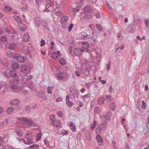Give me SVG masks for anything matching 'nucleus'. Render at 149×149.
Instances as JSON below:
<instances>
[{
	"mask_svg": "<svg viewBox=\"0 0 149 149\" xmlns=\"http://www.w3.org/2000/svg\"><path fill=\"white\" fill-rule=\"evenodd\" d=\"M96 27L97 28V29L100 31V30H102V26L100 24H96Z\"/></svg>",
	"mask_w": 149,
	"mask_h": 149,
	"instance_id": "obj_42",
	"label": "nucleus"
},
{
	"mask_svg": "<svg viewBox=\"0 0 149 149\" xmlns=\"http://www.w3.org/2000/svg\"><path fill=\"white\" fill-rule=\"evenodd\" d=\"M112 112L110 111H108L104 116V118L106 120H109L111 119Z\"/></svg>",
	"mask_w": 149,
	"mask_h": 149,
	"instance_id": "obj_3",
	"label": "nucleus"
},
{
	"mask_svg": "<svg viewBox=\"0 0 149 149\" xmlns=\"http://www.w3.org/2000/svg\"><path fill=\"white\" fill-rule=\"evenodd\" d=\"M24 40L26 42L29 41L30 39L29 34L27 32H26L23 36Z\"/></svg>",
	"mask_w": 149,
	"mask_h": 149,
	"instance_id": "obj_6",
	"label": "nucleus"
},
{
	"mask_svg": "<svg viewBox=\"0 0 149 149\" xmlns=\"http://www.w3.org/2000/svg\"><path fill=\"white\" fill-rule=\"evenodd\" d=\"M111 65V63L110 62H109V63H108L107 67V70H109L110 68V66Z\"/></svg>",
	"mask_w": 149,
	"mask_h": 149,
	"instance_id": "obj_59",
	"label": "nucleus"
},
{
	"mask_svg": "<svg viewBox=\"0 0 149 149\" xmlns=\"http://www.w3.org/2000/svg\"><path fill=\"white\" fill-rule=\"evenodd\" d=\"M73 52L75 55L79 56L81 54L82 51L78 48H75L73 49Z\"/></svg>",
	"mask_w": 149,
	"mask_h": 149,
	"instance_id": "obj_4",
	"label": "nucleus"
},
{
	"mask_svg": "<svg viewBox=\"0 0 149 149\" xmlns=\"http://www.w3.org/2000/svg\"><path fill=\"white\" fill-rule=\"evenodd\" d=\"M91 133L88 132H86L85 133V137L88 140L90 141L91 140Z\"/></svg>",
	"mask_w": 149,
	"mask_h": 149,
	"instance_id": "obj_21",
	"label": "nucleus"
},
{
	"mask_svg": "<svg viewBox=\"0 0 149 149\" xmlns=\"http://www.w3.org/2000/svg\"><path fill=\"white\" fill-rule=\"evenodd\" d=\"M44 143L45 145L47 146H49V141L47 140V139H45L44 141Z\"/></svg>",
	"mask_w": 149,
	"mask_h": 149,
	"instance_id": "obj_56",
	"label": "nucleus"
},
{
	"mask_svg": "<svg viewBox=\"0 0 149 149\" xmlns=\"http://www.w3.org/2000/svg\"><path fill=\"white\" fill-rule=\"evenodd\" d=\"M27 120L28 119L25 118H22L21 120V122L23 124L26 123V122L27 121Z\"/></svg>",
	"mask_w": 149,
	"mask_h": 149,
	"instance_id": "obj_38",
	"label": "nucleus"
},
{
	"mask_svg": "<svg viewBox=\"0 0 149 149\" xmlns=\"http://www.w3.org/2000/svg\"><path fill=\"white\" fill-rule=\"evenodd\" d=\"M8 123V121L6 120H5L4 121L0 122V128L3 127L4 126L5 123L7 124Z\"/></svg>",
	"mask_w": 149,
	"mask_h": 149,
	"instance_id": "obj_25",
	"label": "nucleus"
},
{
	"mask_svg": "<svg viewBox=\"0 0 149 149\" xmlns=\"http://www.w3.org/2000/svg\"><path fill=\"white\" fill-rule=\"evenodd\" d=\"M26 111L29 112L30 110V108L29 106H27L25 109Z\"/></svg>",
	"mask_w": 149,
	"mask_h": 149,
	"instance_id": "obj_64",
	"label": "nucleus"
},
{
	"mask_svg": "<svg viewBox=\"0 0 149 149\" xmlns=\"http://www.w3.org/2000/svg\"><path fill=\"white\" fill-rule=\"evenodd\" d=\"M85 85L86 86V88L88 89L91 86V82H87Z\"/></svg>",
	"mask_w": 149,
	"mask_h": 149,
	"instance_id": "obj_43",
	"label": "nucleus"
},
{
	"mask_svg": "<svg viewBox=\"0 0 149 149\" xmlns=\"http://www.w3.org/2000/svg\"><path fill=\"white\" fill-rule=\"evenodd\" d=\"M20 30L22 31H24L26 29V26L25 25L21 24L20 25Z\"/></svg>",
	"mask_w": 149,
	"mask_h": 149,
	"instance_id": "obj_27",
	"label": "nucleus"
},
{
	"mask_svg": "<svg viewBox=\"0 0 149 149\" xmlns=\"http://www.w3.org/2000/svg\"><path fill=\"white\" fill-rule=\"evenodd\" d=\"M104 101V98L103 97H99L98 99L97 102L98 104H102Z\"/></svg>",
	"mask_w": 149,
	"mask_h": 149,
	"instance_id": "obj_19",
	"label": "nucleus"
},
{
	"mask_svg": "<svg viewBox=\"0 0 149 149\" xmlns=\"http://www.w3.org/2000/svg\"><path fill=\"white\" fill-rule=\"evenodd\" d=\"M52 58L54 59H57L58 58V56L57 55V54L56 52H54L52 53Z\"/></svg>",
	"mask_w": 149,
	"mask_h": 149,
	"instance_id": "obj_29",
	"label": "nucleus"
},
{
	"mask_svg": "<svg viewBox=\"0 0 149 149\" xmlns=\"http://www.w3.org/2000/svg\"><path fill=\"white\" fill-rule=\"evenodd\" d=\"M90 94L88 93L85 95L82 96V98L83 99H86L87 98L89 97H90Z\"/></svg>",
	"mask_w": 149,
	"mask_h": 149,
	"instance_id": "obj_45",
	"label": "nucleus"
},
{
	"mask_svg": "<svg viewBox=\"0 0 149 149\" xmlns=\"http://www.w3.org/2000/svg\"><path fill=\"white\" fill-rule=\"evenodd\" d=\"M70 95L71 96V99L74 98V93H70Z\"/></svg>",
	"mask_w": 149,
	"mask_h": 149,
	"instance_id": "obj_63",
	"label": "nucleus"
},
{
	"mask_svg": "<svg viewBox=\"0 0 149 149\" xmlns=\"http://www.w3.org/2000/svg\"><path fill=\"white\" fill-rule=\"evenodd\" d=\"M70 127L72 131H75L76 130V127H75L74 125L72 123H70Z\"/></svg>",
	"mask_w": 149,
	"mask_h": 149,
	"instance_id": "obj_32",
	"label": "nucleus"
},
{
	"mask_svg": "<svg viewBox=\"0 0 149 149\" xmlns=\"http://www.w3.org/2000/svg\"><path fill=\"white\" fill-rule=\"evenodd\" d=\"M124 46L123 45H122L120 47H118L116 48V51H117L119 49L120 50L124 48Z\"/></svg>",
	"mask_w": 149,
	"mask_h": 149,
	"instance_id": "obj_60",
	"label": "nucleus"
},
{
	"mask_svg": "<svg viewBox=\"0 0 149 149\" xmlns=\"http://www.w3.org/2000/svg\"><path fill=\"white\" fill-rule=\"evenodd\" d=\"M10 78L12 77L13 78H15V79L17 77V75L15 73V71L14 70H10Z\"/></svg>",
	"mask_w": 149,
	"mask_h": 149,
	"instance_id": "obj_12",
	"label": "nucleus"
},
{
	"mask_svg": "<svg viewBox=\"0 0 149 149\" xmlns=\"http://www.w3.org/2000/svg\"><path fill=\"white\" fill-rule=\"evenodd\" d=\"M145 23L146 27L149 29V19H146L145 20Z\"/></svg>",
	"mask_w": 149,
	"mask_h": 149,
	"instance_id": "obj_40",
	"label": "nucleus"
},
{
	"mask_svg": "<svg viewBox=\"0 0 149 149\" xmlns=\"http://www.w3.org/2000/svg\"><path fill=\"white\" fill-rule=\"evenodd\" d=\"M106 4L108 9H109L110 10H111L112 9V8H111V6L109 4V3L108 2L106 1Z\"/></svg>",
	"mask_w": 149,
	"mask_h": 149,
	"instance_id": "obj_51",
	"label": "nucleus"
},
{
	"mask_svg": "<svg viewBox=\"0 0 149 149\" xmlns=\"http://www.w3.org/2000/svg\"><path fill=\"white\" fill-rule=\"evenodd\" d=\"M10 88L13 90L16 89L18 87L15 85H11L10 86Z\"/></svg>",
	"mask_w": 149,
	"mask_h": 149,
	"instance_id": "obj_46",
	"label": "nucleus"
},
{
	"mask_svg": "<svg viewBox=\"0 0 149 149\" xmlns=\"http://www.w3.org/2000/svg\"><path fill=\"white\" fill-rule=\"evenodd\" d=\"M68 50L69 51V52L70 56H72L73 55V54L72 52V48L69 47L68 48Z\"/></svg>",
	"mask_w": 149,
	"mask_h": 149,
	"instance_id": "obj_61",
	"label": "nucleus"
},
{
	"mask_svg": "<svg viewBox=\"0 0 149 149\" xmlns=\"http://www.w3.org/2000/svg\"><path fill=\"white\" fill-rule=\"evenodd\" d=\"M0 40L1 41L6 42L7 40V37L6 36H2L1 37Z\"/></svg>",
	"mask_w": 149,
	"mask_h": 149,
	"instance_id": "obj_35",
	"label": "nucleus"
},
{
	"mask_svg": "<svg viewBox=\"0 0 149 149\" xmlns=\"http://www.w3.org/2000/svg\"><path fill=\"white\" fill-rule=\"evenodd\" d=\"M142 105L141 106L143 109H146V104L144 101L143 100L142 102Z\"/></svg>",
	"mask_w": 149,
	"mask_h": 149,
	"instance_id": "obj_48",
	"label": "nucleus"
},
{
	"mask_svg": "<svg viewBox=\"0 0 149 149\" xmlns=\"http://www.w3.org/2000/svg\"><path fill=\"white\" fill-rule=\"evenodd\" d=\"M62 100L63 98L62 97H59L56 99V101L57 102H58L62 101Z\"/></svg>",
	"mask_w": 149,
	"mask_h": 149,
	"instance_id": "obj_58",
	"label": "nucleus"
},
{
	"mask_svg": "<svg viewBox=\"0 0 149 149\" xmlns=\"http://www.w3.org/2000/svg\"><path fill=\"white\" fill-rule=\"evenodd\" d=\"M6 54L7 56L9 57H11L13 55V53L10 50L8 51Z\"/></svg>",
	"mask_w": 149,
	"mask_h": 149,
	"instance_id": "obj_36",
	"label": "nucleus"
},
{
	"mask_svg": "<svg viewBox=\"0 0 149 149\" xmlns=\"http://www.w3.org/2000/svg\"><path fill=\"white\" fill-rule=\"evenodd\" d=\"M66 103L67 105L69 107H71L73 105V102L70 101L69 100L66 101Z\"/></svg>",
	"mask_w": 149,
	"mask_h": 149,
	"instance_id": "obj_37",
	"label": "nucleus"
},
{
	"mask_svg": "<svg viewBox=\"0 0 149 149\" xmlns=\"http://www.w3.org/2000/svg\"><path fill=\"white\" fill-rule=\"evenodd\" d=\"M61 133L63 134L64 135H68V132L67 130H62L61 132Z\"/></svg>",
	"mask_w": 149,
	"mask_h": 149,
	"instance_id": "obj_53",
	"label": "nucleus"
},
{
	"mask_svg": "<svg viewBox=\"0 0 149 149\" xmlns=\"http://www.w3.org/2000/svg\"><path fill=\"white\" fill-rule=\"evenodd\" d=\"M40 43L41 44L40 45L41 47L44 46L45 45V40L42 39L41 40Z\"/></svg>",
	"mask_w": 149,
	"mask_h": 149,
	"instance_id": "obj_44",
	"label": "nucleus"
},
{
	"mask_svg": "<svg viewBox=\"0 0 149 149\" xmlns=\"http://www.w3.org/2000/svg\"><path fill=\"white\" fill-rule=\"evenodd\" d=\"M26 124L28 125L33 127H36L38 126L37 124L35 123L32 119H28L27 121L26 122Z\"/></svg>",
	"mask_w": 149,
	"mask_h": 149,
	"instance_id": "obj_2",
	"label": "nucleus"
},
{
	"mask_svg": "<svg viewBox=\"0 0 149 149\" xmlns=\"http://www.w3.org/2000/svg\"><path fill=\"white\" fill-rule=\"evenodd\" d=\"M18 139L19 141L20 140H22L25 144H30L32 143V142L31 141L32 140L31 139H29L28 138H27V140H28V142L26 143L25 141H24V140L23 139H19L18 138Z\"/></svg>",
	"mask_w": 149,
	"mask_h": 149,
	"instance_id": "obj_14",
	"label": "nucleus"
},
{
	"mask_svg": "<svg viewBox=\"0 0 149 149\" xmlns=\"http://www.w3.org/2000/svg\"><path fill=\"white\" fill-rule=\"evenodd\" d=\"M89 6L87 5L84 8V12L86 13H89L91 12V9L89 8Z\"/></svg>",
	"mask_w": 149,
	"mask_h": 149,
	"instance_id": "obj_13",
	"label": "nucleus"
},
{
	"mask_svg": "<svg viewBox=\"0 0 149 149\" xmlns=\"http://www.w3.org/2000/svg\"><path fill=\"white\" fill-rule=\"evenodd\" d=\"M28 87L30 89H33V85L31 83L28 85Z\"/></svg>",
	"mask_w": 149,
	"mask_h": 149,
	"instance_id": "obj_57",
	"label": "nucleus"
},
{
	"mask_svg": "<svg viewBox=\"0 0 149 149\" xmlns=\"http://www.w3.org/2000/svg\"><path fill=\"white\" fill-rule=\"evenodd\" d=\"M75 74L77 77H79L80 75V73L79 71H76L75 72Z\"/></svg>",
	"mask_w": 149,
	"mask_h": 149,
	"instance_id": "obj_62",
	"label": "nucleus"
},
{
	"mask_svg": "<svg viewBox=\"0 0 149 149\" xmlns=\"http://www.w3.org/2000/svg\"><path fill=\"white\" fill-rule=\"evenodd\" d=\"M107 122L106 121H104L102 122L99 125L100 127L102 130H104L107 126Z\"/></svg>",
	"mask_w": 149,
	"mask_h": 149,
	"instance_id": "obj_7",
	"label": "nucleus"
},
{
	"mask_svg": "<svg viewBox=\"0 0 149 149\" xmlns=\"http://www.w3.org/2000/svg\"><path fill=\"white\" fill-rule=\"evenodd\" d=\"M131 29L130 30L131 32H133L135 29V25L134 24H132L131 26Z\"/></svg>",
	"mask_w": 149,
	"mask_h": 149,
	"instance_id": "obj_41",
	"label": "nucleus"
},
{
	"mask_svg": "<svg viewBox=\"0 0 149 149\" xmlns=\"http://www.w3.org/2000/svg\"><path fill=\"white\" fill-rule=\"evenodd\" d=\"M79 9L78 7H77L75 8H73L72 10L74 12H77L79 11Z\"/></svg>",
	"mask_w": 149,
	"mask_h": 149,
	"instance_id": "obj_55",
	"label": "nucleus"
},
{
	"mask_svg": "<svg viewBox=\"0 0 149 149\" xmlns=\"http://www.w3.org/2000/svg\"><path fill=\"white\" fill-rule=\"evenodd\" d=\"M14 108L12 107H10L8 108L6 110V112L8 114H10L12 113V112L14 111Z\"/></svg>",
	"mask_w": 149,
	"mask_h": 149,
	"instance_id": "obj_20",
	"label": "nucleus"
},
{
	"mask_svg": "<svg viewBox=\"0 0 149 149\" xmlns=\"http://www.w3.org/2000/svg\"><path fill=\"white\" fill-rule=\"evenodd\" d=\"M39 147V146L37 144H33L32 145H31L29 146V148L30 149L32 148H38Z\"/></svg>",
	"mask_w": 149,
	"mask_h": 149,
	"instance_id": "obj_31",
	"label": "nucleus"
},
{
	"mask_svg": "<svg viewBox=\"0 0 149 149\" xmlns=\"http://www.w3.org/2000/svg\"><path fill=\"white\" fill-rule=\"evenodd\" d=\"M82 46L84 48H88V43L87 42H84L82 43Z\"/></svg>",
	"mask_w": 149,
	"mask_h": 149,
	"instance_id": "obj_26",
	"label": "nucleus"
},
{
	"mask_svg": "<svg viewBox=\"0 0 149 149\" xmlns=\"http://www.w3.org/2000/svg\"><path fill=\"white\" fill-rule=\"evenodd\" d=\"M102 131H103L99 126V128L96 129V132L97 134H99L101 133Z\"/></svg>",
	"mask_w": 149,
	"mask_h": 149,
	"instance_id": "obj_39",
	"label": "nucleus"
},
{
	"mask_svg": "<svg viewBox=\"0 0 149 149\" xmlns=\"http://www.w3.org/2000/svg\"><path fill=\"white\" fill-rule=\"evenodd\" d=\"M73 26V24L72 23L70 24V25L69 26L68 28V30L70 32L71 31Z\"/></svg>",
	"mask_w": 149,
	"mask_h": 149,
	"instance_id": "obj_54",
	"label": "nucleus"
},
{
	"mask_svg": "<svg viewBox=\"0 0 149 149\" xmlns=\"http://www.w3.org/2000/svg\"><path fill=\"white\" fill-rule=\"evenodd\" d=\"M53 88V87L52 86L48 87L47 88V93L49 94H51L52 93V90Z\"/></svg>",
	"mask_w": 149,
	"mask_h": 149,
	"instance_id": "obj_34",
	"label": "nucleus"
},
{
	"mask_svg": "<svg viewBox=\"0 0 149 149\" xmlns=\"http://www.w3.org/2000/svg\"><path fill=\"white\" fill-rule=\"evenodd\" d=\"M99 81L102 82L103 84H105L106 83V81L105 80H102V77H99Z\"/></svg>",
	"mask_w": 149,
	"mask_h": 149,
	"instance_id": "obj_47",
	"label": "nucleus"
},
{
	"mask_svg": "<svg viewBox=\"0 0 149 149\" xmlns=\"http://www.w3.org/2000/svg\"><path fill=\"white\" fill-rule=\"evenodd\" d=\"M10 70L9 69H7L3 73L4 76L8 79L10 78Z\"/></svg>",
	"mask_w": 149,
	"mask_h": 149,
	"instance_id": "obj_8",
	"label": "nucleus"
},
{
	"mask_svg": "<svg viewBox=\"0 0 149 149\" xmlns=\"http://www.w3.org/2000/svg\"><path fill=\"white\" fill-rule=\"evenodd\" d=\"M41 22L42 23L41 24L46 29L48 27V24L46 21L42 20Z\"/></svg>",
	"mask_w": 149,
	"mask_h": 149,
	"instance_id": "obj_30",
	"label": "nucleus"
},
{
	"mask_svg": "<svg viewBox=\"0 0 149 149\" xmlns=\"http://www.w3.org/2000/svg\"><path fill=\"white\" fill-rule=\"evenodd\" d=\"M57 76L58 78L60 79H63L64 76V74L63 72H59Z\"/></svg>",
	"mask_w": 149,
	"mask_h": 149,
	"instance_id": "obj_23",
	"label": "nucleus"
},
{
	"mask_svg": "<svg viewBox=\"0 0 149 149\" xmlns=\"http://www.w3.org/2000/svg\"><path fill=\"white\" fill-rule=\"evenodd\" d=\"M28 69L27 66L25 65H23L20 68L21 71L24 73H25Z\"/></svg>",
	"mask_w": 149,
	"mask_h": 149,
	"instance_id": "obj_15",
	"label": "nucleus"
},
{
	"mask_svg": "<svg viewBox=\"0 0 149 149\" xmlns=\"http://www.w3.org/2000/svg\"><path fill=\"white\" fill-rule=\"evenodd\" d=\"M27 6L26 5L24 6L21 8V10L22 11H25L27 9Z\"/></svg>",
	"mask_w": 149,
	"mask_h": 149,
	"instance_id": "obj_50",
	"label": "nucleus"
},
{
	"mask_svg": "<svg viewBox=\"0 0 149 149\" xmlns=\"http://www.w3.org/2000/svg\"><path fill=\"white\" fill-rule=\"evenodd\" d=\"M8 48L9 49L14 50L15 48L16 44L15 43H13V44H8Z\"/></svg>",
	"mask_w": 149,
	"mask_h": 149,
	"instance_id": "obj_18",
	"label": "nucleus"
},
{
	"mask_svg": "<svg viewBox=\"0 0 149 149\" xmlns=\"http://www.w3.org/2000/svg\"><path fill=\"white\" fill-rule=\"evenodd\" d=\"M96 139L97 142L100 144H102L103 142L102 138L100 135H97L96 136Z\"/></svg>",
	"mask_w": 149,
	"mask_h": 149,
	"instance_id": "obj_11",
	"label": "nucleus"
},
{
	"mask_svg": "<svg viewBox=\"0 0 149 149\" xmlns=\"http://www.w3.org/2000/svg\"><path fill=\"white\" fill-rule=\"evenodd\" d=\"M14 18L16 20L18 23L22 24V21L20 17L16 15L14 17Z\"/></svg>",
	"mask_w": 149,
	"mask_h": 149,
	"instance_id": "obj_17",
	"label": "nucleus"
},
{
	"mask_svg": "<svg viewBox=\"0 0 149 149\" xmlns=\"http://www.w3.org/2000/svg\"><path fill=\"white\" fill-rule=\"evenodd\" d=\"M19 101L18 99H15L11 100L10 102V104L13 106H16L19 104Z\"/></svg>",
	"mask_w": 149,
	"mask_h": 149,
	"instance_id": "obj_5",
	"label": "nucleus"
},
{
	"mask_svg": "<svg viewBox=\"0 0 149 149\" xmlns=\"http://www.w3.org/2000/svg\"><path fill=\"white\" fill-rule=\"evenodd\" d=\"M68 16L65 15L63 16L61 19V23L62 24L64 23L68 20Z\"/></svg>",
	"mask_w": 149,
	"mask_h": 149,
	"instance_id": "obj_16",
	"label": "nucleus"
},
{
	"mask_svg": "<svg viewBox=\"0 0 149 149\" xmlns=\"http://www.w3.org/2000/svg\"><path fill=\"white\" fill-rule=\"evenodd\" d=\"M4 10L6 12H9L12 10V8L7 5L4 7Z\"/></svg>",
	"mask_w": 149,
	"mask_h": 149,
	"instance_id": "obj_33",
	"label": "nucleus"
},
{
	"mask_svg": "<svg viewBox=\"0 0 149 149\" xmlns=\"http://www.w3.org/2000/svg\"><path fill=\"white\" fill-rule=\"evenodd\" d=\"M19 132H18L17 134L20 137H22L23 136V133L21 130L19 131Z\"/></svg>",
	"mask_w": 149,
	"mask_h": 149,
	"instance_id": "obj_52",
	"label": "nucleus"
},
{
	"mask_svg": "<svg viewBox=\"0 0 149 149\" xmlns=\"http://www.w3.org/2000/svg\"><path fill=\"white\" fill-rule=\"evenodd\" d=\"M59 62L61 65H65L66 63V61L64 58H62L59 60Z\"/></svg>",
	"mask_w": 149,
	"mask_h": 149,
	"instance_id": "obj_22",
	"label": "nucleus"
},
{
	"mask_svg": "<svg viewBox=\"0 0 149 149\" xmlns=\"http://www.w3.org/2000/svg\"><path fill=\"white\" fill-rule=\"evenodd\" d=\"M61 124V121L59 120H57L56 121L55 120L54 122L52 123L51 124L54 126L56 127H58L60 126Z\"/></svg>",
	"mask_w": 149,
	"mask_h": 149,
	"instance_id": "obj_10",
	"label": "nucleus"
},
{
	"mask_svg": "<svg viewBox=\"0 0 149 149\" xmlns=\"http://www.w3.org/2000/svg\"><path fill=\"white\" fill-rule=\"evenodd\" d=\"M50 120L53 122H54L55 120V116L53 115H51L50 116Z\"/></svg>",
	"mask_w": 149,
	"mask_h": 149,
	"instance_id": "obj_49",
	"label": "nucleus"
},
{
	"mask_svg": "<svg viewBox=\"0 0 149 149\" xmlns=\"http://www.w3.org/2000/svg\"><path fill=\"white\" fill-rule=\"evenodd\" d=\"M110 109L111 110L113 111L115 109V106L114 102H112L109 104Z\"/></svg>",
	"mask_w": 149,
	"mask_h": 149,
	"instance_id": "obj_28",
	"label": "nucleus"
},
{
	"mask_svg": "<svg viewBox=\"0 0 149 149\" xmlns=\"http://www.w3.org/2000/svg\"><path fill=\"white\" fill-rule=\"evenodd\" d=\"M38 96L40 98H42L44 100H47V98L43 92H41L39 93Z\"/></svg>",
	"mask_w": 149,
	"mask_h": 149,
	"instance_id": "obj_9",
	"label": "nucleus"
},
{
	"mask_svg": "<svg viewBox=\"0 0 149 149\" xmlns=\"http://www.w3.org/2000/svg\"><path fill=\"white\" fill-rule=\"evenodd\" d=\"M13 58L14 59L17 60L18 62L19 63L23 62L24 60V57L21 55H19L18 54H16L15 55H14Z\"/></svg>",
	"mask_w": 149,
	"mask_h": 149,
	"instance_id": "obj_1",
	"label": "nucleus"
},
{
	"mask_svg": "<svg viewBox=\"0 0 149 149\" xmlns=\"http://www.w3.org/2000/svg\"><path fill=\"white\" fill-rule=\"evenodd\" d=\"M19 68L18 64L17 63H13L12 65V68L14 70L18 69Z\"/></svg>",
	"mask_w": 149,
	"mask_h": 149,
	"instance_id": "obj_24",
	"label": "nucleus"
}]
</instances>
